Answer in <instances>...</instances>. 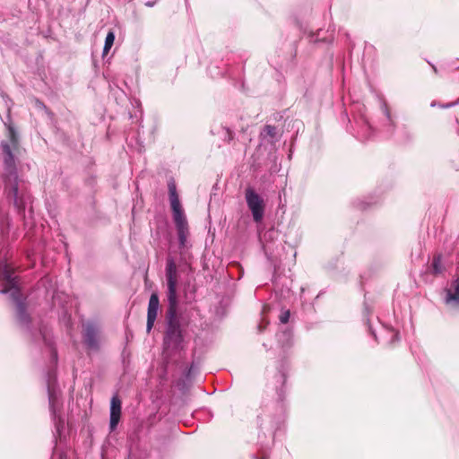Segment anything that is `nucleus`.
<instances>
[{"label": "nucleus", "mask_w": 459, "mask_h": 459, "mask_svg": "<svg viewBox=\"0 0 459 459\" xmlns=\"http://www.w3.org/2000/svg\"><path fill=\"white\" fill-rule=\"evenodd\" d=\"M246 201L252 212L254 220L256 222H259L264 217V200L252 188H247L246 190Z\"/></svg>", "instance_id": "3"}, {"label": "nucleus", "mask_w": 459, "mask_h": 459, "mask_svg": "<svg viewBox=\"0 0 459 459\" xmlns=\"http://www.w3.org/2000/svg\"><path fill=\"white\" fill-rule=\"evenodd\" d=\"M174 336L176 338L179 337V333L176 327L171 326L167 333L166 340L169 341V340L172 339Z\"/></svg>", "instance_id": "13"}, {"label": "nucleus", "mask_w": 459, "mask_h": 459, "mask_svg": "<svg viewBox=\"0 0 459 459\" xmlns=\"http://www.w3.org/2000/svg\"><path fill=\"white\" fill-rule=\"evenodd\" d=\"M121 415V401L117 396H113L110 405V429H115L117 426Z\"/></svg>", "instance_id": "7"}, {"label": "nucleus", "mask_w": 459, "mask_h": 459, "mask_svg": "<svg viewBox=\"0 0 459 459\" xmlns=\"http://www.w3.org/2000/svg\"><path fill=\"white\" fill-rule=\"evenodd\" d=\"M169 202L173 214V220L178 230L179 244L184 247L189 234L188 224L181 206L179 197L174 182L169 183Z\"/></svg>", "instance_id": "1"}, {"label": "nucleus", "mask_w": 459, "mask_h": 459, "mask_svg": "<svg viewBox=\"0 0 459 459\" xmlns=\"http://www.w3.org/2000/svg\"><path fill=\"white\" fill-rule=\"evenodd\" d=\"M115 40V34L113 31H109L106 37L104 48H103V54L106 55L110 50L114 44Z\"/></svg>", "instance_id": "12"}, {"label": "nucleus", "mask_w": 459, "mask_h": 459, "mask_svg": "<svg viewBox=\"0 0 459 459\" xmlns=\"http://www.w3.org/2000/svg\"><path fill=\"white\" fill-rule=\"evenodd\" d=\"M17 308H18V311H19V313H20V315H21V316H22V313H23V311H22V310H23V308H22V304H21V303H19V304L17 305Z\"/></svg>", "instance_id": "16"}, {"label": "nucleus", "mask_w": 459, "mask_h": 459, "mask_svg": "<svg viewBox=\"0 0 459 459\" xmlns=\"http://www.w3.org/2000/svg\"><path fill=\"white\" fill-rule=\"evenodd\" d=\"M84 341L87 345L94 349L98 345V329L92 324H87L84 325Z\"/></svg>", "instance_id": "8"}, {"label": "nucleus", "mask_w": 459, "mask_h": 459, "mask_svg": "<svg viewBox=\"0 0 459 459\" xmlns=\"http://www.w3.org/2000/svg\"><path fill=\"white\" fill-rule=\"evenodd\" d=\"M2 148L4 152L6 154L4 160L5 165L8 169L12 170L13 169V158L11 153L10 146L7 143H2Z\"/></svg>", "instance_id": "10"}, {"label": "nucleus", "mask_w": 459, "mask_h": 459, "mask_svg": "<svg viewBox=\"0 0 459 459\" xmlns=\"http://www.w3.org/2000/svg\"><path fill=\"white\" fill-rule=\"evenodd\" d=\"M10 136H11L12 143L13 145H15L16 144V139H15L14 133L13 132V130H10Z\"/></svg>", "instance_id": "15"}, {"label": "nucleus", "mask_w": 459, "mask_h": 459, "mask_svg": "<svg viewBox=\"0 0 459 459\" xmlns=\"http://www.w3.org/2000/svg\"><path fill=\"white\" fill-rule=\"evenodd\" d=\"M0 281L3 282V288H0V292L6 293L15 287L16 278L6 262H0Z\"/></svg>", "instance_id": "4"}, {"label": "nucleus", "mask_w": 459, "mask_h": 459, "mask_svg": "<svg viewBox=\"0 0 459 459\" xmlns=\"http://www.w3.org/2000/svg\"><path fill=\"white\" fill-rule=\"evenodd\" d=\"M49 401H50V403H52L54 401V395L51 393H49Z\"/></svg>", "instance_id": "17"}, {"label": "nucleus", "mask_w": 459, "mask_h": 459, "mask_svg": "<svg viewBox=\"0 0 459 459\" xmlns=\"http://www.w3.org/2000/svg\"><path fill=\"white\" fill-rule=\"evenodd\" d=\"M17 178L15 175H11L6 183V188L9 191V195L13 199L14 204L18 208H22L23 206V202L21 197H19L18 194V184Z\"/></svg>", "instance_id": "6"}, {"label": "nucleus", "mask_w": 459, "mask_h": 459, "mask_svg": "<svg viewBox=\"0 0 459 459\" xmlns=\"http://www.w3.org/2000/svg\"><path fill=\"white\" fill-rule=\"evenodd\" d=\"M160 307L159 297L156 293H152L150 297L148 312H147V332H150L156 320Z\"/></svg>", "instance_id": "5"}, {"label": "nucleus", "mask_w": 459, "mask_h": 459, "mask_svg": "<svg viewBox=\"0 0 459 459\" xmlns=\"http://www.w3.org/2000/svg\"><path fill=\"white\" fill-rule=\"evenodd\" d=\"M266 129H267L268 133H269V134H271V133H272V130H273V128L272 126H268L266 127Z\"/></svg>", "instance_id": "18"}, {"label": "nucleus", "mask_w": 459, "mask_h": 459, "mask_svg": "<svg viewBox=\"0 0 459 459\" xmlns=\"http://www.w3.org/2000/svg\"><path fill=\"white\" fill-rule=\"evenodd\" d=\"M289 318H290V311L289 310H286L284 312L281 313V316H280V321L282 323V324H286L288 323L289 321Z\"/></svg>", "instance_id": "14"}, {"label": "nucleus", "mask_w": 459, "mask_h": 459, "mask_svg": "<svg viewBox=\"0 0 459 459\" xmlns=\"http://www.w3.org/2000/svg\"><path fill=\"white\" fill-rule=\"evenodd\" d=\"M167 298L169 301L168 314L170 319L176 316L178 297V268L173 259H169L166 266Z\"/></svg>", "instance_id": "2"}, {"label": "nucleus", "mask_w": 459, "mask_h": 459, "mask_svg": "<svg viewBox=\"0 0 459 459\" xmlns=\"http://www.w3.org/2000/svg\"><path fill=\"white\" fill-rule=\"evenodd\" d=\"M431 269L434 274H439L444 271V266L440 256H437L433 259Z\"/></svg>", "instance_id": "11"}, {"label": "nucleus", "mask_w": 459, "mask_h": 459, "mask_svg": "<svg viewBox=\"0 0 459 459\" xmlns=\"http://www.w3.org/2000/svg\"><path fill=\"white\" fill-rule=\"evenodd\" d=\"M446 302L448 305H459V279L455 280L446 290Z\"/></svg>", "instance_id": "9"}]
</instances>
